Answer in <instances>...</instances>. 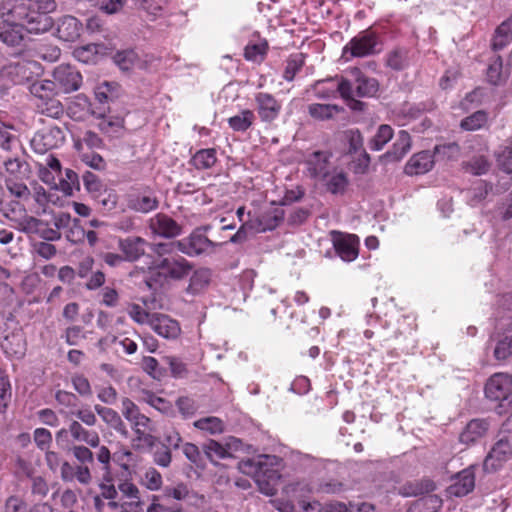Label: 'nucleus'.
Instances as JSON below:
<instances>
[{
    "label": "nucleus",
    "instance_id": "58836bf2",
    "mask_svg": "<svg viewBox=\"0 0 512 512\" xmlns=\"http://www.w3.org/2000/svg\"><path fill=\"white\" fill-rule=\"evenodd\" d=\"M120 86L115 82H103L95 89V97L100 103H108L119 97Z\"/></svg>",
    "mask_w": 512,
    "mask_h": 512
},
{
    "label": "nucleus",
    "instance_id": "bb28decb",
    "mask_svg": "<svg viewBox=\"0 0 512 512\" xmlns=\"http://www.w3.org/2000/svg\"><path fill=\"white\" fill-rule=\"evenodd\" d=\"M489 428V424L484 419L471 420L464 430L460 433L459 440L464 444H472L482 438Z\"/></svg>",
    "mask_w": 512,
    "mask_h": 512
},
{
    "label": "nucleus",
    "instance_id": "7ed1b4c3",
    "mask_svg": "<svg viewBox=\"0 0 512 512\" xmlns=\"http://www.w3.org/2000/svg\"><path fill=\"white\" fill-rule=\"evenodd\" d=\"M381 51L379 35L372 29L359 32L343 47L341 58L345 62L353 58L375 55Z\"/></svg>",
    "mask_w": 512,
    "mask_h": 512
},
{
    "label": "nucleus",
    "instance_id": "a18cd8bd",
    "mask_svg": "<svg viewBox=\"0 0 512 512\" xmlns=\"http://www.w3.org/2000/svg\"><path fill=\"white\" fill-rule=\"evenodd\" d=\"M304 63L305 57L302 53L290 55L286 63L283 78L286 81H292L295 78L296 74L301 70Z\"/></svg>",
    "mask_w": 512,
    "mask_h": 512
},
{
    "label": "nucleus",
    "instance_id": "864d4df0",
    "mask_svg": "<svg viewBox=\"0 0 512 512\" xmlns=\"http://www.w3.org/2000/svg\"><path fill=\"white\" fill-rule=\"evenodd\" d=\"M69 414L75 416L81 424L89 427L95 426L98 421L95 413L89 406H85L77 410H72Z\"/></svg>",
    "mask_w": 512,
    "mask_h": 512
},
{
    "label": "nucleus",
    "instance_id": "e433bc0d",
    "mask_svg": "<svg viewBox=\"0 0 512 512\" xmlns=\"http://www.w3.org/2000/svg\"><path fill=\"white\" fill-rule=\"evenodd\" d=\"M198 430L204 431L210 435H217L224 432V422L215 416L203 417L193 423Z\"/></svg>",
    "mask_w": 512,
    "mask_h": 512
},
{
    "label": "nucleus",
    "instance_id": "37998d69",
    "mask_svg": "<svg viewBox=\"0 0 512 512\" xmlns=\"http://www.w3.org/2000/svg\"><path fill=\"white\" fill-rule=\"evenodd\" d=\"M140 59L135 50L118 51L114 55V62L121 70H129L139 63Z\"/></svg>",
    "mask_w": 512,
    "mask_h": 512
},
{
    "label": "nucleus",
    "instance_id": "13d9d810",
    "mask_svg": "<svg viewBox=\"0 0 512 512\" xmlns=\"http://www.w3.org/2000/svg\"><path fill=\"white\" fill-rule=\"evenodd\" d=\"M143 483L151 491L159 490L162 486V476L159 471L150 467L144 474Z\"/></svg>",
    "mask_w": 512,
    "mask_h": 512
},
{
    "label": "nucleus",
    "instance_id": "de8ad7c7",
    "mask_svg": "<svg viewBox=\"0 0 512 512\" xmlns=\"http://www.w3.org/2000/svg\"><path fill=\"white\" fill-rule=\"evenodd\" d=\"M435 489V484L429 479L417 481L415 483H409L404 486L403 494L406 496H418L424 493H429Z\"/></svg>",
    "mask_w": 512,
    "mask_h": 512
},
{
    "label": "nucleus",
    "instance_id": "b1692460",
    "mask_svg": "<svg viewBox=\"0 0 512 512\" xmlns=\"http://www.w3.org/2000/svg\"><path fill=\"white\" fill-rule=\"evenodd\" d=\"M434 165L433 156L428 151L414 154L406 163L404 171L407 175H421L429 172Z\"/></svg>",
    "mask_w": 512,
    "mask_h": 512
},
{
    "label": "nucleus",
    "instance_id": "c85d7f7f",
    "mask_svg": "<svg viewBox=\"0 0 512 512\" xmlns=\"http://www.w3.org/2000/svg\"><path fill=\"white\" fill-rule=\"evenodd\" d=\"M512 356V318L505 324L494 348V357L505 360Z\"/></svg>",
    "mask_w": 512,
    "mask_h": 512
},
{
    "label": "nucleus",
    "instance_id": "5701e85b",
    "mask_svg": "<svg viewBox=\"0 0 512 512\" xmlns=\"http://www.w3.org/2000/svg\"><path fill=\"white\" fill-rule=\"evenodd\" d=\"M355 78L356 94L359 97H374L379 91V82L373 77L366 76L359 68L354 67L350 70Z\"/></svg>",
    "mask_w": 512,
    "mask_h": 512
},
{
    "label": "nucleus",
    "instance_id": "473e14b6",
    "mask_svg": "<svg viewBox=\"0 0 512 512\" xmlns=\"http://www.w3.org/2000/svg\"><path fill=\"white\" fill-rule=\"evenodd\" d=\"M216 161V150L214 148H207L198 150L190 162L197 170H206L213 167Z\"/></svg>",
    "mask_w": 512,
    "mask_h": 512
},
{
    "label": "nucleus",
    "instance_id": "774afa93",
    "mask_svg": "<svg viewBox=\"0 0 512 512\" xmlns=\"http://www.w3.org/2000/svg\"><path fill=\"white\" fill-rule=\"evenodd\" d=\"M71 452L80 463L79 465H86L87 463H92L94 460V454L87 446L74 445L71 448Z\"/></svg>",
    "mask_w": 512,
    "mask_h": 512
},
{
    "label": "nucleus",
    "instance_id": "09e8293b",
    "mask_svg": "<svg viewBox=\"0 0 512 512\" xmlns=\"http://www.w3.org/2000/svg\"><path fill=\"white\" fill-rule=\"evenodd\" d=\"M203 451L212 462L216 459H225L230 455L222 444L212 439L203 445Z\"/></svg>",
    "mask_w": 512,
    "mask_h": 512
},
{
    "label": "nucleus",
    "instance_id": "680f3d73",
    "mask_svg": "<svg viewBox=\"0 0 512 512\" xmlns=\"http://www.w3.org/2000/svg\"><path fill=\"white\" fill-rule=\"evenodd\" d=\"M82 180L84 187L90 193L96 194L100 193L103 190L104 186L99 177L90 171H85L83 173Z\"/></svg>",
    "mask_w": 512,
    "mask_h": 512
},
{
    "label": "nucleus",
    "instance_id": "f8f14e48",
    "mask_svg": "<svg viewBox=\"0 0 512 512\" xmlns=\"http://www.w3.org/2000/svg\"><path fill=\"white\" fill-rule=\"evenodd\" d=\"M218 243L211 241L203 233L193 231L189 237L178 241V251L193 257L213 251Z\"/></svg>",
    "mask_w": 512,
    "mask_h": 512
},
{
    "label": "nucleus",
    "instance_id": "a878e982",
    "mask_svg": "<svg viewBox=\"0 0 512 512\" xmlns=\"http://www.w3.org/2000/svg\"><path fill=\"white\" fill-rule=\"evenodd\" d=\"M68 431L74 441L83 442L90 447H99L100 437L96 431L86 429L78 420H72Z\"/></svg>",
    "mask_w": 512,
    "mask_h": 512
},
{
    "label": "nucleus",
    "instance_id": "69168bd1",
    "mask_svg": "<svg viewBox=\"0 0 512 512\" xmlns=\"http://www.w3.org/2000/svg\"><path fill=\"white\" fill-rule=\"evenodd\" d=\"M498 167L507 174H512V148L504 147L497 154Z\"/></svg>",
    "mask_w": 512,
    "mask_h": 512
},
{
    "label": "nucleus",
    "instance_id": "8fccbe9b",
    "mask_svg": "<svg viewBox=\"0 0 512 512\" xmlns=\"http://www.w3.org/2000/svg\"><path fill=\"white\" fill-rule=\"evenodd\" d=\"M324 181H326L327 190L332 194L343 193L348 184V179L343 172L329 175Z\"/></svg>",
    "mask_w": 512,
    "mask_h": 512
},
{
    "label": "nucleus",
    "instance_id": "0e129e2a",
    "mask_svg": "<svg viewBox=\"0 0 512 512\" xmlns=\"http://www.w3.org/2000/svg\"><path fill=\"white\" fill-rule=\"evenodd\" d=\"M42 220L33 216H25L18 223V229L26 234H38Z\"/></svg>",
    "mask_w": 512,
    "mask_h": 512
},
{
    "label": "nucleus",
    "instance_id": "a19ab883",
    "mask_svg": "<svg viewBox=\"0 0 512 512\" xmlns=\"http://www.w3.org/2000/svg\"><path fill=\"white\" fill-rule=\"evenodd\" d=\"M393 129L391 126L380 125L374 137L370 140L369 146L371 150L380 151L392 139Z\"/></svg>",
    "mask_w": 512,
    "mask_h": 512
},
{
    "label": "nucleus",
    "instance_id": "f257e3e1",
    "mask_svg": "<svg viewBox=\"0 0 512 512\" xmlns=\"http://www.w3.org/2000/svg\"><path fill=\"white\" fill-rule=\"evenodd\" d=\"M56 8L54 0H0V17L3 21L21 22L28 33H44L53 25L49 15Z\"/></svg>",
    "mask_w": 512,
    "mask_h": 512
},
{
    "label": "nucleus",
    "instance_id": "bf43d9fd",
    "mask_svg": "<svg viewBox=\"0 0 512 512\" xmlns=\"http://www.w3.org/2000/svg\"><path fill=\"white\" fill-rule=\"evenodd\" d=\"M153 461L160 467H169L172 462L171 450L163 444L159 447H156L153 452Z\"/></svg>",
    "mask_w": 512,
    "mask_h": 512
},
{
    "label": "nucleus",
    "instance_id": "c03bdc74",
    "mask_svg": "<svg viewBox=\"0 0 512 512\" xmlns=\"http://www.w3.org/2000/svg\"><path fill=\"white\" fill-rule=\"evenodd\" d=\"M98 45L88 44L77 47L73 51L74 57L85 64L96 63L99 58Z\"/></svg>",
    "mask_w": 512,
    "mask_h": 512
},
{
    "label": "nucleus",
    "instance_id": "dca6fc26",
    "mask_svg": "<svg viewBox=\"0 0 512 512\" xmlns=\"http://www.w3.org/2000/svg\"><path fill=\"white\" fill-rule=\"evenodd\" d=\"M126 206L138 213H149L159 206V200L152 192L131 190L126 194Z\"/></svg>",
    "mask_w": 512,
    "mask_h": 512
},
{
    "label": "nucleus",
    "instance_id": "4468645a",
    "mask_svg": "<svg viewBox=\"0 0 512 512\" xmlns=\"http://www.w3.org/2000/svg\"><path fill=\"white\" fill-rule=\"evenodd\" d=\"M332 154L329 151H314L305 160L307 174L315 180H325L330 173V159Z\"/></svg>",
    "mask_w": 512,
    "mask_h": 512
},
{
    "label": "nucleus",
    "instance_id": "ea45409f",
    "mask_svg": "<svg viewBox=\"0 0 512 512\" xmlns=\"http://www.w3.org/2000/svg\"><path fill=\"white\" fill-rule=\"evenodd\" d=\"M211 272L209 269L196 270L190 277V282L187 291L192 294H197L202 291L210 282Z\"/></svg>",
    "mask_w": 512,
    "mask_h": 512
},
{
    "label": "nucleus",
    "instance_id": "ddd939ff",
    "mask_svg": "<svg viewBox=\"0 0 512 512\" xmlns=\"http://www.w3.org/2000/svg\"><path fill=\"white\" fill-rule=\"evenodd\" d=\"M255 109L261 121L271 123L278 118L282 104L272 94L258 92L255 94Z\"/></svg>",
    "mask_w": 512,
    "mask_h": 512
},
{
    "label": "nucleus",
    "instance_id": "052dcab7",
    "mask_svg": "<svg viewBox=\"0 0 512 512\" xmlns=\"http://www.w3.org/2000/svg\"><path fill=\"white\" fill-rule=\"evenodd\" d=\"M128 315L138 324H148L150 326V321L152 319L153 313H149L144 310L138 304H131L128 307Z\"/></svg>",
    "mask_w": 512,
    "mask_h": 512
},
{
    "label": "nucleus",
    "instance_id": "1a4fd4ad",
    "mask_svg": "<svg viewBox=\"0 0 512 512\" xmlns=\"http://www.w3.org/2000/svg\"><path fill=\"white\" fill-rule=\"evenodd\" d=\"M65 135L61 128L51 126L35 133L31 139V147L38 154H45L49 150L58 148L64 143Z\"/></svg>",
    "mask_w": 512,
    "mask_h": 512
},
{
    "label": "nucleus",
    "instance_id": "2f4dec72",
    "mask_svg": "<svg viewBox=\"0 0 512 512\" xmlns=\"http://www.w3.org/2000/svg\"><path fill=\"white\" fill-rule=\"evenodd\" d=\"M343 109L336 104H320L313 103L308 106L309 115L319 121L332 119L335 114H338Z\"/></svg>",
    "mask_w": 512,
    "mask_h": 512
},
{
    "label": "nucleus",
    "instance_id": "7c9ffc66",
    "mask_svg": "<svg viewBox=\"0 0 512 512\" xmlns=\"http://www.w3.org/2000/svg\"><path fill=\"white\" fill-rule=\"evenodd\" d=\"M386 66L401 71L410 65L409 50L405 47H397L386 54Z\"/></svg>",
    "mask_w": 512,
    "mask_h": 512
},
{
    "label": "nucleus",
    "instance_id": "e2e57ef3",
    "mask_svg": "<svg viewBox=\"0 0 512 512\" xmlns=\"http://www.w3.org/2000/svg\"><path fill=\"white\" fill-rule=\"evenodd\" d=\"M97 398L106 405H113L118 399L117 390L112 386L97 387Z\"/></svg>",
    "mask_w": 512,
    "mask_h": 512
},
{
    "label": "nucleus",
    "instance_id": "a211bd4d",
    "mask_svg": "<svg viewBox=\"0 0 512 512\" xmlns=\"http://www.w3.org/2000/svg\"><path fill=\"white\" fill-rule=\"evenodd\" d=\"M149 229L153 234L164 238H174L181 234V226L166 214H156L149 220Z\"/></svg>",
    "mask_w": 512,
    "mask_h": 512
},
{
    "label": "nucleus",
    "instance_id": "5fc2aeb1",
    "mask_svg": "<svg viewBox=\"0 0 512 512\" xmlns=\"http://www.w3.org/2000/svg\"><path fill=\"white\" fill-rule=\"evenodd\" d=\"M184 504L189 508L205 509L208 499L204 494L188 489Z\"/></svg>",
    "mask_w": 512,
    "mask_h": 512
},
{
    "label": "nucleus",
    "instance_id": "6ab92c4d",
    "mask_svg": "<svg viewBox=\"0 0 512 512\" xmlns=\"http://www.w3.org/2000/svg\"><path fill=\"white\" fill-rule=\"evenodd\" d=\"M26 25L21 22L3 21L0 23V41L10 47H20L24 42Z\"/></svg>",
    "mask_w": 512,
    "mask_h": 512
},
{
    "label": "nucleus",
    "instance_id": "9d476101",
    "mask_svg": "<svg viewBox=\"0 0 512 512\" xmlns=\"http://www.w3.org/2000/svg\"><path fill=\"white\" fill-rule=\"evenodd\" d=\"M52 81L58 94H67L80 88L82 75L73 66L61 64L54 69Z\"/></svg>",
    "mask_w": 512,
    "mask_h": 512
},
{
    "label": "nucleus",
    "instance_id": "2eb2a0df",
    "mask_svg": "<svg viewBox=\"0 0 512 512\" xmlns=\"http://www.w3.org/2000/svg\"><path fill=\"white\" fill-rule=\"evenodd\" d=\"M150 327L167 340H176L181 335L180 323L166 314L153 313Z\"/></svg>",
    "mask_w": 512,
    "mask_h": 512
},
{
    "label": "nucleus",
    "instance_id": "423d86ee",
    "mask_svg": "<svg viewBox=\"0 0 512 512\" xmlns=\"http://www.w3.org/2000/svg\"><path fill=\"white\" fill-rule=\"evenodd\" d=\"M485 396L500 407L512 406V375L508 373H495L486 382Z\"/></svg>",
    "mask_w": 512,
    "mask_h": 512
},
{
    "label": "nucleus",
    "instance_id": "9b49d317",
    "mask_svg": "<svg viewBox=\"0 0 512 512\" xmlns=\"http://www.w3.org/2000/svg\"><path fill=\"white\" fill-rule=\"evenodd\" d=\"M332 244L336 254L345 262L354 261L359 254V237L340 231H331Z\"/></svg>",
    "mask_w": 512,
    "mask_h": 512
},
{
    "label": "nucleus",
    "instance_id": "c9c22d12",
    "mask_svg": "<svg viewBox=\"0 0 512 512\" xmlns=\"http://www.w3.org/2000/svg\"><path fill=\"white\" fill-rule=\"evenodd\" d=\"M29 91L38 101L47 100L58 94L51 80L35 81L29 86Z\"/></svg>",
    "mask_w": 512,
    "mask_h": 512
},
{
    "label": "nucleus",
    "instance_id": "412c9836",
    "mask_svg": "<svg viewBox=\"0 0 512 512\" xmlns=\"http://www.w3.org/2000/svg\"><path fill=\"white\" fill-rule=\"evenodd\" d=\"M410 148V134L405 130H400L391 150L383 154L381 160L385 163L400 161L409 152Z\"/></svg>",
    "mask_w": 512,
    "mask_h": 512
},
{
    "label": "nucleus",
    "instance_id": "f704fd0d",
    "mask_svg": "<svg viewBox=\"0 0 512 512\" xmlns=\"http://www.w3.org/2000/svg\"><path fill=\"white\" fill-rule=\"evenodd\" d=\"M35 105L39 113L54 119L59 118L64 112L63 105L55 96H51L47 100L37 101Z\"/></svg>",
    "mask_w": 512,
    "mask_h": 512
},
{
    "label": "nucleus",
    "instance_id": "20e7f679",
    "mask_svg": "<svg viewBox=\"0 0 512 512\" xmlns=\"http://www.w3.org/2000/svg\"><path fill=\"white\" fill-rule=\"evenodd\" d=\"M269 456H261L256 459H248L239 463V469L241 472L254 477L255 482L261 493L267 496H273L277 489L275 484L272 483L271 479L275 475V471L266 469V461Z\"/></svg>",
    "mask_w": 512,
    "mask_h": 512
},
{
    "label": "nucleus",
    "instance_id": "4be33fe9",
    "mask_svg": "<svg viewBox=\"0 0 512 512\" xmlns=\"http://www.w3.org/2000/svg\"><path fill=\"white\" fill-rule=\"evenodd\" d=\"M94 411L110 428L115 430L122 437L127 438L129 431L120 414L112 408L96 404Z\"/></svg>",
    "mask_w": 512,
    "mask_h": 512
},
{
    "label": "nucleus",
    "instance_id": "aec40b11",
    "mask_svg": "<svg viewBox=\"0 0 512 512\" xmlns=\"http://www.w3.org/2000/svg\"><path fill=\"white\" fill-rule=\"evenodd\" d=\"M147 241L139 236H130L119 239L118 248L126 261L135 262L145 255Z\"/></svg>",
    "mask_w": 512,
    "mask_h": 512
},
{
    "label": "nucleus",
    "instance_id": "49530a36",
    "mask_svg": "<svg viewBox=\"0 0 512 512\" xmlns=\"http://www.w3.org/2000/svg\"><path fill=\"white\" fill-rule=\"evenodd\" d=\"M486 77L489 83L499 85L504 80L503 63L500 56H495L489 63L486 71Z\"/></svg>",
    "mask_w": 512,
    "mask_h": 512
},
{
    "label": "nucleus",
    "instance_id": "cd10ccee",
    "mask_svg": "<svg viewBox=\"0 0 512 512\" xmlns=\"http://www.w3.org/2000/svg\"><path fill=\"white\" fill-rule=\"evenodd\" d=\"M81 30L80 21L70 15L62 17L57 28L59 38L67 42L76 40L80 36Z\"/></svg>",
    "mask_w": 512,
    "mask_h": 512
},
{
    "label": "nucleus",
    "instance_id": "6e6d98bb",
    "mask_svg": "<svg viewBox=\"0 0 512 512\" xmlns=\"http://www.w3.org/2000/svg\"><path fill=\"white\" fill-rule=\"evenodd\" d=\"M122 414L129 422L139 419L143 421V414L140 413L138 406L127 397L122 399Z\"/></svg>",
    "mask_w": 512,
    "mask_h": 512
},
{
    "label": "nucleus",
    "instance_id": "f03ea898",
    "mask_svg": "<svg viewBox=\"0 0 512 512\" xmlns=\"http://www.w3.org/2000/svg\"><path fill=\"white\" fill-rule=\"evenodd\" d=\"M192 270L188 260L180 255L168 256L152 262L145 277L147 287L157 291L168 286L172 281L184 279Z\"/></svg>",
    "mask_w": 512,
    "mask_h": 512
},
{
    "label": "nucleus",
    "instance_id": "79ce46f5",
    "mask_svg": "<svg viewBox=\"0 0 512 512\" xmlns=\"http://www.w3.org/2000/svg\"><path fill=\"white\" fill-rule=\"evenodd\" d=\"M268 50V44L266 41H260L258 43H249L244 50V57L248 61L255 63H261Z\"/></svg>",
    "mask_w": 512,
    "mask_h": 512
},
{
    "label": "nucleus",
    "instance_id": "393cba45",
    "mask_svg": "<svg viewBox=\"0 0 512 512\" xmlns=\"http://www.w3.org/2000/svg\"><path fill=\"white\" fill-rule=\"evenodd\" d=\"M512 43V16L501 22L495 29L491 39L494 52L503 50Z\"/></svg>",
    "mask_w": 512,
    "mask_h": 512
},
{
    "label": "nucleus",
    "instance_id": "603ef678",
    "mask_svg": "<svg viewBox=\"0 0 512 512\" xmlns=\"http://www.w3.org/2000/svg\"><path fill=\"white\" fill-rule=\"evenodd\" d=\"M188 486L184 483H178L173 486H165L163 489V498L166 500L174 499L184 503Z\"/></svg>",
    "mask_w": 512,
    "mask_h": 512
},
{
    "label": "nucleus",
    "instance_id": "338daca9",
    "mask_svg": "<svg viewBox=\"0 0 512 512\" xmlns=\"http://www.w3.org/2000/svg\"><path fill=\"white\" fill-rule=\"evenodd\" d=\"M467 167L472 174L483 175L488 172L490 163L484 156H477L468 162Z\"/></svg>",
    "mask_w": 512,
    "mask_h": 512
},
{
    "label": "nucleus",
    "instance_id": "f3484780",
    "mask_svg": "<svg viewBox=\"0 0 512 512\" xmlns=\"http://www.w3.org/2000/svg\"><path fill=\"white\" fill-rule=\"evenodd\" d=\"M452 483L447 488L451 496L462 497L473 491L475 487L474 467L470 466L452 477Z\"/></svg>",
    "mask_w": 512,
    "mask_h": 512
},
{
    "label": "nucleus",
    "instance_id": "0eeeda50",
    "mask_svg": "<svg viewBox=\"0 0 512 512\" xmlns=\"http://www.w3.org/2000/svg\"><path fill=\"white\" fill-rule=\"evenodd\" d=\"M96 460L100 464L99 480L101 495L109 500H113L117 495V490L114 485V476L111 471V453L108 447L100 446L96 452Z\"/></svg>",
    "mask_w": 512,
    "mask_h": 512
},
{
    "label": "nucleus",
    "instance_id": "72a5a7b5",
    "mask_svg": "<svg viewBox=\"0 0 512 512\" xmlns=\"http://www.w3.org/2000/svg\"><path fill=\"white\" fill-rule=\"evenodd\" d=\"M489 115L484 110H478L463 118L460 122L461 129L465 131H476L484 128L488 123Z\"/></svg>",
    "mask_w": 512,
    "mask_h": 512
},
{
    "label": "nucleus",
    "instance_id": "39448f33",
    "mask_svg": "<svg viewBox=\"0 0 512 512\" xmlns=\"http://www.w3.org/2000/svg\"><path fill=\"white\" fill-rule=\"evenodd\" d=\"M510 459H512V431L501 430L484 460V470L487 472L496 471Z\"/></svg>",
    "mask_w": 512,
    "mask_h": 512
},
{
    "label": "nucleus",
    "instance_id": "c756f323",
    "mask_svg": "<svg viewBox=\"0 0 512 512\" xmlns=\"http://www.w3.org/2000/svg\"><path fill=\"white\" fill-rule=\"evenodd\" d=\"M338 93L341 98L346 102L348 107L353 111H363L365 103L354 98V90L352 83L346 78H339L337 85Z\"/></svg>",
    "mask_w": 512,
    "mask_h": 512
},
{
    "label": "nucleus",
    "instance_id": "4c0bfd02",
    "mask_svg": "<svg viewBox=\"0 0 512 512\" xmlns=\"http://www.w3.org/2000/svg\"><path fill=\"white\" fill-rule=\"evenodd\" d=\"M255 115L253 111L249 109L242 110L240 114L230 117L228 124L230 128L236 132H245L253 124Z\"/></svg>",
    "mask_w": 512,
    "mask_h": 512
},
{
    "label": "nucleus",
    "instance_id": "4d7b16f0",
    "mask_svg": "<svg viewBox=\"0 0 512 512\" xmlns=\"http://www.w3.org/2000/svg\"><path fill=\"white\" fill-rule=\"evenodd\" d=\"M72 385L76 392L82 397H90L92 388L89 380L82 374L73 375L71 378Z\"/></svg>",
    "mask_w": 512,
    "mask_h": 512
},
{
    "label": "nucleus",
    "instance_id": "3c124183",
    "mask_svg": "<svg viewBox=\"0 0 512 512\" xmlns=\"http://www.w3.org/2000/svg\"><path fill=\"white\" fill-rule=\"evenodd\" d=\"M11 398V386L8 376L0 368V413H4Z\"/></svg>",
    "mask_w": 512,
    "mask_h": 512
},
{
    "label": "nucleus",
    "instance_id": "6e6552de",
    "mask_svg": "<svg viewBox=\"0 0 512 512\" xmlns=\"http://www.w3.org/2000/svg\"><path fill=\"white\" fill-rule=\"evenodd\" d=\"M38 68L34 61H17L4 65L0 70V77L3 81L14 85H21L29 82Z\"/></svg>",
    "mask_w": 512,
    "mask_h": 512
}]
</instances>
